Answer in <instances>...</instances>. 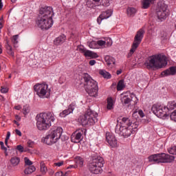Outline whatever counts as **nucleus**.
Masks as SVG:
<instances>
[{"mask_svg":"<svg viewBox=\"0 0 176 176\" xmlns=\"http://www.w3.org/2000/svg\"><path fill=\"white\" fill-rule=\"evenodd\" d=\"M36 127L40 131H46L52 127V124L54 123L56 118L53 112L47 111L37 114L36 116Z\"/></svg>","mask_w":176,"mask_h":176,"instance_id":"1","label":"nucleus"},{"mask_svg":"<svg viewBox=\"0 0 176 176\" xmlns=\"http://www.w3.org/2000/svg\"><path fill=\"white\" fill-rule=\"evenodd\" d=\"M175 101H170L168 102L167 107L160 104H155L152 106L151 111L157 118H160V119H166V118L168 116L167 111H173V109H175Z\"/></svg>","mask_w":176,"mask_h":176,"instance_id":"2","label":"nucleus"},{"mask_svg":"<svg viewBox=\"0 0 176 176\" xmlns=\"http://www.w3.org/2000/svg\"><path fill=\"white\" fill-rule=\"evenodd\" d=\"M84 87L86 92L91 97H98V83L96 82L88 74H84Z\"/></svg>","mask_w":176,"mask_h":176,"instance_id":"3","label":"nucleus"},{"mask_svg":"<svg viewBox=\"0 0 176 176\" xmlns=\"http://www.w3.org/2000/svg\"><path fill=\"white\" fill-rule=\"evenodd\" d=\"M98 113L88 109L85 114L79 116L78 121L84 127H86V126H94L98 122Z\"/></svg>","mask_w":176,"mask_h":176,"instance_id":"4","label":"nucleus"},{"mask_svg":"<svg viewBox=\"0 0 176 176\" xmlns=\"http://www.w3.org/2000/svg\"><path fill=\"white\" fill-rule=\"evenodd\" d=\"M147 68H163L167 65V57L159 54L148 57V61L144 63Z\"/></svg>","mask_w":176,"mask_h":176,"instance_id":"5","label":"nucleus"},{"mask_svg":"<svg viewBox=\"0 0 176 176\" xmlns=\"http://www.w3.org/2000/svg\"><path fill=\"white\" fill-rule=\"evenodd\" d=\"M138 128V124H133L132 126H120L119 124H118L115 128V131L116 134H119L121 137H124V138H129L131 134H134L137 131V129Z\"/></svg>","mask_w":176,"mask_h":176,"instance_id":"6","label":"nucleus"},{"mask_svg":"<svg viewBox=\"0 0 176 176\" xmlns=\"http://www.w3.org/2000/svg\"><path fill=\"white\" fill-rule=\"evenodd\" d=\"M104 158L102 157H94L88 164V169L92 174H100L104 167Z\"/></svg>","mask_w":176,"mask_h":176,"instance_id":"7","label":"nucleus"},{"mask_svg":"<svg viewBox=\"0 0 176 176\" xmlns=\"http://www.w3.org/2000/svg\"><path fill=\"white\" fill-rule=\"evenodd\" d=\"M175 157L164 153L151 155L148 157V162L151 163H171L174 162Z\"/></svg>","mask_w":176,"mask_h":176,"instance_id":"8","label":"nucleus"},{"mask_svg":"<svg viewBox=\"0 0 176 176\" xmlns=\"http://www.w3.org/2000/svg\"><path fill=\"white\" fill-rule=\"evenodd\" d=\"M144 34H145V30H144L143 28L140 29L137 32V33L134 37L133 43L131 45V48L129 51V53L128 54V58H130V57H131V56H133V54H134V52H135V50H137V49L141 44V42H142V39L144 38Z\"/></svg>","mask_w":176,"mask_h":176,"instance_id":"9","label":"nucleus"},{"mask_svg":"<svg viewBox=\"0 0 176 176\" xmlns=\"http://www.w3.org/2000/svg\"><path fill=\"white\" fill-rule=\"evenodd\" d=\"M156 13L158 20L164 21L168 16H170V10L167 4L161 2L158 3V7L156 9Z\"/></svg>","mask_w":176,"mask_h":176,"instance_id":"10","label":"nucleus"},{"mask_svg":"<svg viewBox=\"0 0 176 176\" xmlns=\"http://www.w3.org/2000/svg\"><path fill=\"white\" fill-rule=\"evenodd\" d=\"M36 24L41 30H49L53 26V19H49L43 16H38Z\"/></svg>","mask_w":176,"mask_h":176,"instance_id":"11","label":"nucleus"},{"mask_svg":"<svg viewBox=\"0 0 176 176\" xmlns=\"http://www.w3.org/2000/svg\"><path fill=\"white\" fill-rule=\"evenodd\" d=\"M53 8L50 6H45L40 8L38 16L44 17L45 19H49L53 20Z\"/></svg>","mask_w":176,"mask_h":176,"instance_id":"12","label":"nucleus"},{"mask_svg":"<svg viewBox=\"0 0 176 176\" xmlns=\"http://www.w3.org/2000/svg\"><path fill=\"white\" fill-rule=\"evenodd\" d=\"M49 88V85L47 84H36L34 86V91H36L37 96L40 97V98H43L46 94L47 93Z\"/></svg>","mask_w":176,"mask_h":176,"instance_id":"13","label":"nucleus"},{"mask_svg":"<svg viewBox=\"0 0 176 176\" xmlns=\"http://www.w3.org/2000/svg\"><path fill=\"white\" fill-rule=\"evenodd\" d=\"M86 134V130L80 129L78 131L76 132V135H72V142H74V144H79L83 140V135Z\"/></svg>","mask_w":176,"mask_h":176,"instance_id":"14","label":"nucleus"},{"mask_svg":"<svg viewBox=\"0 0 176 176\" xmlns=\"http://www.w3.org/2000/svg\"><path fill=\"white\" fill-rule=\"evenodd\" d=\"M106 141L111 146V148H116L118 146V140L113 134L107 132L106 133Z\"/></svg>","mask_w":176,"mask_h":176,"instance_id":"15","label":"nucleus"},{"mask_svg":"<svg viewBox=\"0 0 176 176\" xmlns=\"http://www.w3.org/2000/svg\"><path fill=\"white\" fill-rule=\"evenodd\" d=\"M78 50L80 53H83L85 57H91V58H98V54H97V53L86 50L83 46L78 47Z\"/></svg>","mask_w":176,"mask_h":176,"instance_id":"16","label":"nucleus"},{"mask_svg":"<svg viewBox=\"0 0 176 176\" xmlns=\"http://www.w3.org/2000/svg\"><path fill=\"white\" fill-rule=\"evenodd\" d=\"M50 134L52 138H54V140H56V142H57V141L61 138V135L63 134V128H61V126H58L52 130Z\"/></svg>","mask_w":176,"mask_h":176,"instance_id":"17","label":"nucleus"},{"mask_svg":"<svg viewBox=\"0 0 176 176\" xmlns=\"http://www.w3.org/2000/svg\"><path fill=\"white\" fill-rule=\"evenodd\" d=\"M112 10H107L105 12H102L97 19L98 24H101V21H102V20L109 19V17L112 16Z\"/></svg>","mask_w":176,"mask_h":176,"instance_id":"18","label":"nucleus"},{"mask_svg":"<svg viewBox=\"0 0 176 176\" xmlns=\"http://www.w3.org/2000/svg\"><path fill=\"white\" fill-rule=\"evenodd\" d=\"M76 107V103L72 102L69 105L67 109H65L61 113H60L59 116L60 118H65V116H68L69 113H72L74 112V109H75Z\"/></svg>","mask_w":176,"mask_h":176,"instance_id":"19","label":"nucleus"},{"mask_svg":"<svg viewBox=\"0 0 176 176\" xmlns=\"http://www.w3.org/2000/svg\"><path fill=\"white\" fill-rule=\"evenodd\" d=\"M41 142L43 144H46V145H53V144H56L57 142L53 137H52L51 134L47 135L45 137L42 138Z\"/></svg>","mask_w":176,"mask_h":176,"instance_id":"20","label":"nucleus"},{"mask_svg":"<svg viewBox=\"0 0 176 176\" xmlns=\"http://www.w3.org/2000/svg\"><path fill=\"white\" fill-rule=\"evenodd\" d=\"M120 127H129V126H133V124H137V122L133 123L129 118H122L120 124H118Z\"/></svg>","mask_w":176,"mask_h":176,"instance_id":"21","label":"nucleus"},{"mask_svg":"<svg viewBox=\"0 0 176 176\" xmlns=\"http://www.w3.org/2000/svg\"><path fill=\"white\" fill-rule=\"evenodd\" d=\"M175 67L173 66L169 67L168 69L163 71L161 73L162 76H170V75H175Z\"/></svg>","mask_w":176,"mask_h":176,"instance_id":"22","label":"nucleus"},{"mask_svg":"<svg viewBox=\"0 0 176 176\" xmlns=\"http://www.w3.org/2000/svg\"><path fill=\"white\" fill-rule=\"evenodd\" d=\"M66 36L65 35L63 34L55 38L54 41V45L58 46L59 45H63L64 42H65Z\"/></svg>","mask_w":176,"mask_h":176,"instance_id":"23","label":"nucleus"},{"mask_svg":"<svg viewBox=\"0 0 176 176\" xmlns=\"http://www.w3.org/2000/svg\"><path fill=\"white\" fill-rule=\"evenodd\" d=\"M120 100L122 105H126V104H130V102H131V99L129 98V96L124 94L120 95Z\"/></svg>","mask_w":176,"mask_h":176,"instance_id":"24","label":"nucleus"},{"mask_svg":"<svg viewBox=\"0 0 176 176\" xmlns=\"http://www.w3.org/2000/svg\"><path fill=\"white\" fill-rule=\"evenodd\" d=\"M10 162L12 167H16V166H19V164H20V157L14 156L11 157V159L10 160Z\"/></svg>","mask_w":176,"mask_h":176,"instance_id":"25","label":"nucleus"},{"mask_svg":"<svg viewBox=\"0 0 176 176\" xmlns=\"http://www.w3.org/2000/svg\"><path fill=\"white\" fill-rule=\"evenodd\" d=\"M135 13H137V9L133 7H129L126 9V14L128 17H134L135 16Z\"/></svg>","mask_w":176,"mask_h":176,"instance_id":"26","label":"nucleus"},{"mask_svg":"<svg viewBox=\"0 0 176 176\" xmlns=\"http://www.w3.org/2000/svg\"><path fill=\"white\" fill-rule=\"evenodd\" d=\"M104 60H105L107 65L109 67V65H112V64L115 65V59L113 58V57H112L109 55H107L104 57Z\"/></svg>","mask_w":176,"mask_h":176,"instance_id":"27","label":"nucleus"},{"mask_svg":"<svg viewBox=\"0 0 176 176\" xmlns=\"http://www.w3.org/2000/svg\"><path fill=\"white\" fill-rule=\"evenodd\" d=\"M6 50L8 54L11 56L12 57H14V52H13V48L9 45V43L7 41V44L6 45Z\"/></svg>","mask_w":176,"mask_h":176,"instance_id":"28","label":"nucleus"},{"mask_svg":"<svg viewBox=\"0 0 176 176\" xmlns=\"http://www.w3.org/2000/svg\"><path fill=\"white\" fill-rule=\"evenodd\" d=\"M36 170V168H35V166H30L25 169L24 173L28 175L30 174H32V173H34Z\"/></svg>","mask_w":176,"mask_h":176,"instance_id":"29","label":"nucleus"},{"mask_svg":"<svg viewBox=\"0 0 176 176\" xmlns=\"http://www.w3.org/2000/svg\"><path fill=\"white\" fill-rule=\"evenodd\" d=\"M155 1H156V0H143L142 8L148 9V8H149L151 3H152V2H155Z\"/></svg>","mask_w":176,"mask_h":176,"instance_id":"30","label":"nucleus"},{"mask_svg":"<svg viewBox=\"0 0 176 176\" xmlns=\"http://www.w3.org/2000/svg\"><path fill=\"white\" fill-rule=\"evenodd\" d=\"M99 74L100 75L103 76V78H104L105 79H111V74H109V72L105 70H100Z\"/></svg>","mask_w":176,"mask_h":176,"instance_id":"31","label":"nucleus"},{"mask_svg":"<svg viewBox=\"0 0 176 176\" xmlns=\"http://www.w3.org/2000/svg\"><path fill=\"white\" fill-rule=\"evenodd\" d=\"M76 167H83V158L78 157L76 160Z\"/></svg>","mask_w":176,"mask_h":176,"instance_id":"32","label":"nucleus"},{"mask_svg":"<svg viewBox=\"0 0 176 176\" xmlns=\"http://www.w3.org/2000/svg\"><path fill=\"white\" fill-rule=\"evenodd\" d=\"M113 109V100L112 98H107V109Z\"/></svg>","mask_w":176,"mask_h":176,"instance_id":"33","label":"nucleus"},{"mask_svg":"<svg viewBox=\"0 0 176 176\" xmlns=\"http://www.w3.org/2000/svg\"><path fill=\"white\" fill-rule=\"evenodd\" d=\"M122 89H124V81L123 80H120L117 85V90L120 91Z\"/></svg>","mask_w":176,"mask_h":176,"instance_id":"34","label":"nucleus"},{"mask_svg":"<svg viewBox=\"0 0 176 176\" xmlns=\"http://www.w3.org/2000/svg\"><path fill=\"white\" fill-rule=\"evenodd\" d=\"M40 170L41 172L43 173V174H45L46 171H47V168H46V166H45L44 162H41L40 163Z\"/></svg>","mask_w":176,"mask_h":176,"instance_id":"35","label":"nucleus"},{"mask_svg":"<svg viewBox=\"0 0 176 176\" xmlns=\"http://www.w3.org/2000/svg\"><path fill=\"white\" fill-rule=\"evenodd\" d=\"M168 152L170 155H176V146H173L170 148H168Z\"/></svg>","mask_w":176,"mask_h":176,"instance_id":"36","label":"nucleus"},{"mask_svg":"<svg viewBox=\"0 0 176 176\" xmlns=\"http://www.w3.org/2000/svg\"><path fill=\"white\" fill-rule=\"evenodd\" d=\"M88 45L90 49H96L97 47V42L94 41L88 43Z\"/></svg>","mask_w":176,"mask_h":176,"instance_id":"37","label":"nucleus"},{"mask_svg":"<svg viewBox=\"0 0 176 176\" xmlns=\"http://www.w3.org/2000/svg\"><path fill=\"white\" fill-rule=\"evenodd\" d=\"M17 39H19V34H16L13 36L12 41L14 45H17L19 43V41H17Z\"/></svg>","mask_w":176,"mask_h":176,"instance_id":"38","label":"nucleus"},{"mask_svg":"<svg viewBox=\"0 0 176 176\" xmlns=\"http://www.w3.org/2000/svg\"><path fill=\"white\" fill-rule=\"evenodd\" d=\"M170 117L171 120H173V122H176V110L173 111L171 113Z\"/></svg>","mask_w":176,"mask_h":176,"instance_id":"39","label":"nucleus"},{"mask_svg":"<svg viewBox=\"0 0 176 176\" xmlns=\"http://www.w3.org/2000/svg\"><path fill=\"white\" fill-rule=\"evenodd\" d=\"M102 6H109L111 5L110 0H102Z\"/></svg>","mask_w":176,"mask_h":176,"instance_id":"40","label":"nucleus"},{"mask_svg":"<svg viewBox=\"0 0 176 176\" xmlns=\"http://www.w3.org/2000/svg\"><path fill=\"white\" fill-rule=\"evenodd\" d=\"M25 160V164H26V166H32V162H31V160H30V159H28V157H25L24 158Z\"/></svg>","mask_w":176,"mask_h":176,"instance_id":"41","label":"nucleus"},{"mask_svg":"<svg viewBox=\"0 0 176 176\" xmlns=\"http://www.w3.org/2000/svg\"><path fill=\"white\" fill-rule=\"evenodd\" d=\"M27 144H28V146L29 148H34V145L35 142H34V141L30 140L28 141Z\"/></svg>","mask_w":176,"mask_h":176,"instance_id":"42","label":"nucleus"},{"mask_svg":"<svg viewBox=\"0 0 176 176\" xmlns=\"http://www.w3.org/2000/svg\"><path fill=\"white\" fill-rule=\"evenodd\" d=\"M16 149L17 151H19V152H20L21 153H23V152H24V147L21 145H18L16 146Z\"/></svg>","mask_w":176,"mask_h":176,"instance_id":"43","label":"nucleus"},{"mask_svg":"<svg viewBox=\"0 0 176 176\" xmlns=\"http://www.w3.org/2000/svg\"><path fill=\"white\" fill-rule=\"evenodd\" d=\"M96 44L99 46H104V45H105V41L102 40H99L97 41Z\"/></svg>","mask_w":176,"mask_h":176,"instance_id":"44","label":"nucleus"},{"mask_svg":"<svg viewBox=\"0 0 176 176\" xmlns=\"http://www.w3.org/2000/svg\"><path fill=\"white\" fill-rule=\"evenodd\" d=\"M64 164V161H61L60 162H56L54 164L55 166H57L58 167H61Z\"/></svg>","mask_w":176,"mask_h":176,"instance_id":"45","label":"nucleus"},{"mask_svg":"<svg viewBox=\"0 0 176 176\" xmlns=\"http://www.w3.org/2000/svg\"><path fill=\"white\" fill-rule=\"evenodd\" d=\"M2 23H3V16H1L0 18V30H2V28H3V25H2Z\"/></svg>","mask_w":176,"mask_h":176,"instance_id":"46","label":"nucleus"},{"mask_svg":"<svg viewBox=\"0 0 176 176\" xmlns=\"http://www.w3.org/2000/svg\"><path fill=\"white\" fill-rule=\"evenodd\" d=\"M8 91H9V89H8V88H4V87H1V93H8Z\"/></svg>","mask_w":176,"mask_h":176,"instance_id":"47","label":"nucleus"},{"mask_svg":"<svg viewBox=\"0 0 176 176\" xmlns=\"http://www.w3.org/2000/svg\"><path fill=\"white\" fill-rule=\"evenodd\" d=\"M96 63V60H89V65L93 66L95 65Z\"/></svg>","mask_w":176,"mask_h":176,"instance_id":"48","label":"nucleus"},{"mask_svg":"<svg viewBox=\"0 0 176 176\" xmlns=\"http://www.w3.org/2000/svg\"><path fill=\"white\" fill-rule=\"evenodd\" d=\"M138 114L140 115V118H144V116H145V115L144 114V111H142V110H139Z\"/></svg>","mask_w":176,"mask_h":176,"instance_id":"49","label":"nucleus"},{"mask_svg":"<svg viewBox=\"0 0 176 176\" xmlns=\"http://www.w3.org/2000/svg\"><path fill=\"white\" fill-rule=\"evenodd\" d=\"M23 114L24 115H27V113H28V112H29L28 109L25 107H23Z\"/></svg>","mask_w":176,"mask_h":176,"instance_id":"50","label":"nucleus"},{"mask_svg":"<svg viewBox=\"0 0 176 176\" xmlns=\"http://www.w3.org/2000/svg\"><path fill=\"white\" fill-rule=\"evenodd\" d=\"M15 133H16V135H19V137H21V131L20 130L16 129Z\"/></svg>","mask_w":176,"mask_h":176,"instance_id":"51","label":"nucleus"},{"mask_svg":"<svg viewBox=\"0 0 176 176\" xmlns=\"http://www.w3.org/2000/svg\"><path fill=\"white\" fill-rule=\"evenodd\" d=\"M64 173L63 172H57L55 173V176H63Z\"/></svg>","mask_w":176,"mask_h":176,"instance_id":"52","label":"nucleus"},{"mask_svg":"<svg viewBox=\"0 0 176 176\" xmlns=\"http://www.w3.org/2000/svg\"><path fill=\"white\" fill-rule=\"evenodd\" d=\"M1 149L4 151V152H8V148L5 146V145L1 146Z\"/></svg>","mask_w":176,"mask_h":176,"instance_id":"53","label":"nucleus"},{"mask_svg":"<svg viewBox=\"0 0 176 176\" xmlns=\"http://www.w3.org/2000/svg\"><path fill=\"white\" fill-rule=\"evenodd\" d=\"M15 119L17 120V122H20V120H21V117H20L19 115H16Z\"/></svg>","mask_w":176,"mask_h":176,"instance_id":"54","label":"nucleus"},{"mask_svg":"<svg viewBox=\"0 0 176 176\" xmlns=\"http://www.w3.org/2000/svg\"><path fill=\"white\" fill-rule=\"evenodd\" d=\"M9 138H10V131L7 132L6 140H9Z\"/></svg>","mask_w":176,"mask_h":176,"instance_id":"55","label":"nucleus"},{"mask_svg":"<svg viewBox=\"0 0 176 176\" xmlns=\"http://www.w3.org/2000/svg\"><path fill=\"white\" fill-rule=\"evenodd\" d=\"M69 168H76V166H74V165H69L68 167H67V169Z\"/></svg>","mask_w":176,"mask_h":176,"instance_id":"56","label":"nucleus"},{"mask_svg":"<svg viewBox=\"0 0 176 176\" xmlns=\"http://www.w3.org/2000/svg\"><path fill=\"white\" fill-rule=\"evenodd\" d=\"M133 97H134L135 98V104H137V102H138V99H137V97L134 95V94H132Z\"/></svg>","mask_w":176,"mask_h":176,"instance_id":"57","label":"nucleus"},{"mask_svg":"<svg viewBox=\"0 0 176 176\" xmlns=\"http://www.w3.org/2000/svg\"><path fill=\"white\" fill-rule=\"evenodd\" d=\"M2 8H3V4L2 3V0H0V10H2Z\"/></svg>","mask_w":176,"mask_h":176,"instance_id":"58","label":"nucleus"},{"mask_svg":"<svg viewBox=\"0 0 176 176\" xmlns=\"http://www.w3.org/2000/svg\"><path fill=\"white\" fill-rule=\"evenodd\" d=\"M15 109H16V111H20V109H21V106L19 105L15 107Z\"/></svg>","mask_w":176,"mask_h":176,"instance_id":"59","label":"nucleus"},{"mask_svg":"<svg viewBox=\"0 0 176 176\" xmlns=\"http://www.w3.org/2000/svg\"><path fill=\"white\" fill-rule=\"evenodd\" d=\"M120 74H122V69L117 70L116 74L117 75H120Z\"/></svg>","mask_w":176,"mask_h":176,"instance_id":"60","label":"nucleus"},{"mask_svg":"<svg viewBox=\"0 0 176 176\" xmlns=\"http://www.w3.org/2000/svg\"><path fill=\"white\" fill-rule=\"evenodd\" d=\"M13 122L14 123V124H16V126H20V124L19 123V122H17V120H14Z\"/></svg>","mask_w":176,"mask_h":176,"instance_id":"61","label":"nucleus"},{"mask_svg":"<svg viewBox=\"0 0 176 176\" xmlns=\"http://www.w3.org/2000/svg\"><path fill=\"white\" fill-rule=\"evenodd\" d=\"M8 141H9V140L5 139V145L9 148V146H8Z\"/></svg>","mask_w":176,"mask_h":176,"instance_id":"62","label":"nucleus"},{"mask_svg":"<svg viewBox=\"0 0 176 176\" xmlns=\"http://www.w3.org/2000/svg\"><path fill=\"white\" fill-rule=\"evenodd\" d=\"M23 152H30V148H25Z\"/></svg>","mask_w":176,"mask_h":176,"instance_id":"63","label":"nucleus"},{"mask_svg":"<svg viewBox=\"0 0 176 176\" xmlns=\"http://www.w3.org/2000/svg\"><path fill=\"white\" fill-rule=\"evenodd\" d=\"M0 100L1 101H5V98H3V96H0Z\"/></svg>","mask_w":176,"mask_h":176,"instance_id":"64","label":"nucleus"}]
</instances>
